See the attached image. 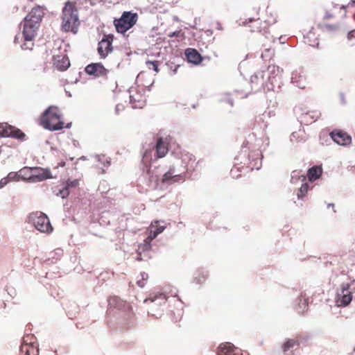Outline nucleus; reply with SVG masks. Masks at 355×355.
Here are the masks:
<instances>
[{
  "label": "nucleus",
  "instance_id": "1",
  "mask_svg": "<svg viewBox=\"0 0 355 355\" xmlns=\"http://www.w3.org/2000/svg\"><path fill=\"white\" fill-rule=\"evenodd\" d=\"M79 24L76 2L66 1L62 7V11H61V31L76 34L78 32Z\"/></svg>",
  "mask_w": 355,
  "mask_h": 355
},
{
  "label": "nucleus",
  "instance_id": "2",
  "mask_svg": "<svg viewBox=\"0 0 355 355\" xmlns=\"http://www.w3.org/2000/svg\"><path fill=\"white\" fill-rule=\"evenodd\" d=\"M44 15L43 9L40 6L31 9L29 14L26 15L23 21V37H25L26 40L31 41L35 39V33L40 27V23Z\"/></svg>",
  "mask_w": 355,
  "mask_h": 355
},
{
  "label": "nucleus",
  "instance_id": "3",
  "mask_svg": "<svg viewBox=\"0 0 355 355\" xmlns=\"http://www.w3.org/2000/svg\"><path fill=\"white\" fill-rule=\"evenodd\" d=\"M64 123L61 121V114L55 106H51L40 117V125L46 130L57 131L62 130Z\"/></svg>",
  "mask_w": 355,
  "mask_h": 355
},
{
  "label": "nucleus",
  "instance_id": "4",
  "mask_svg": "<svg viewBox=\"0 0 355 355\" xmlns=\"http://www.w3.org/2000/svg\"><path fill=\"white\" fill-rule=\"evenodd\" d=\"M137 15L130 12H123L119 19L114 20L116 32L123 34L137 23Z\"/></svg>",
  "mask_w": 355,
  "mask_h": 355
},
{
  "label": "nucleus",
  "instance_id": "5",
  "mask_svg": "<svg viewBox=\"0 0 355 355\" xmlns=\"http://www.w3.org/2000/svg\"><path fill=\"white\" fill-rule=\"evenodd\" d=\"M31 223L34 225L35 229L40 232L49 234L53 231V227L50 225L49 219L42 212H35L29 216Z\"/></svg>",
  "mask_w": 355,
  "mask_h": 355
},
{
  "label": "nucleus",
  "instance_id": "6",
  "mask_svg": "<svg viewBox=\"0 0 355 355\" xmlns=\"http://www.w3.org/2000/svg\"><path fill=\"white\" fill-rule=\"evenodd\" d=\"M33 336H26L23 338V343L21 345V353L23 355H38V345L35 341Z\"/></svg>",
  "mask_w": 355,
  "mask_h": 355
},
{
  "label": "nucleus",
  "instance_id": "7",
  "mask_svg": "<svg viewBox=\"0 0 355 355\" xmlns=\"http://www.w3.org/2000/svg\"><path fill=\"white\" fill-rule=\"evenodd\" d=\"M85 73L96 78L106 79L109 70L106 69L101 63H91L85 67Z\"/></svg>",
  "mask_w": 355,
  "mask_h": 355
},
{
  "label": "nucleus",
  "instance_id": "8",
  "mask_svg": "<svg viewBox=\"0 0 355 355\" xmlns=\"http://www.w3.org/2000/svg\"><path fill=\"white\" fill-rule=\"evenodd\" d=\"M25 135L21 130L6 123H0V137H12L17 139H23Z\"/></svg>",
  "mask_w": 355,
  "mask_h": 355
},
{
  "label": "nucleus",
  "instance_id": "9",
  "mask_svg": "<svg viewBox=\"0 0 355 355\" xmlns=\"http://www.w3.org/2000/svg\"><path fill=\"white\" fill-rule=\"evenodd\" d=\"M170 137H158L155 145V160L164 157L168 153Z\"/></svg>",
  "mask_w": 355,
  "mask_h": 355
},
{
  "label": "nucleus",
  "instance_id": "10",
  "mask_svg": "<svg viewBox=\"0 0 355 355\" xmlns=\"http://www.w3.org/2000/svg\"><path fill=\"white\" fill-rule=\"evenodd\" d=\"M112 35H105L102 38L101 41L98 42V46H97V53L100 55L101 58H105L106 56L110 53L112 51V47L111 46V43H112Z\"/></svg>",
  "mask_w": 355,
  "mask_h": 355
},
{
  "label": "nucleus",
  "instance_id": "11",
  "mask_svg": "<svg viewBox=\"0 0 355 355\" xmlns=\"http://www.w3.org/2000/svg\"><path fill=\"white\" fill-rule=\"evenodd\" d=\"M352 300L351 295V291H349V286H343L340 288V291L337 293V297H336V303L338 306H347Z\"/></svg>",
  "mask_w": 355,
  "mask_h": 355
},
{
  "label": "nucleus",
  "instance_id": "12",
  "mask_svg": "<svg viewBox=\"0 0 355 355\" xmlns=\"http://www.w3.org/2000/svg\"><path fill=\"white\" fill-rule=\"evenodd\" d=\"M330 137L336 144L341 146H347L351 144V137L342 130H334L330 132Z\"/></svg>",
  "mask_w": 355,
  "mask_h": 355
},
{
  "label": "nucleus",
  "instance_id": "13",
  "mask_svg": "<svg viewBox=\"0 0 355 355\" xmlns=\"http://www.w3.org/2000/svg\"><path fill=\"white\" fill-rule=\"evenodd\" d=\"M33 178H31V182H36L40 181H44L45 180L51 179L53 178L51 173H50L49 169H44L40 167L33 168V172H31Z\"/></svg>",
  "mask_w": 355,
  "mask_h": 355
},
{
  "label": "nucleus",
  "instance_id": "14",
  "mask_svg": "<svg viewBox=\"0 0 355 355\" xmlns=\"http://www.w3.org/2000/svg\"><path fill=\"white\" fill-rule=\"evenodd\" d=\"M128 94H130V103H131L132 107L141 109L144 106V103H145L144 96L137 92L135 88L130 89Z\"/></svg>",
  "mask_w": 355,
  "mask_h": 355
},
{
  "label": "nucleus",
  "instance_id": "15",
  "mask_svg": "<svg viewBox=\"0 0 355 355\" xmlns=\"http://www.w3.org/2000/svg\"><path fill=\"white\" fill-rule=\"evenodd\" d=\"M158 223L157 220H155L150 224V227L148 228V236L146 239V243H150L164 230V226L159 225Z\"/></svg>",
  "mask_w": 355,
  "mask_h": 355
},
{
  "label": "nucleus",
  "instance_id": "16",
  "mask_svg": "<svg viewBox=\"0 0 355 355\" xmlns=\"http://www.w3.org/2000/svg\"><path fill=\"white\" fill-rule=\"evenodd\" d=\"M217 355H242V352L238 348L230 343H223L217 349Z\"/></svg>",
  "mask_w": 355,
  "mask_h": 355
},
{
  "label": "nucleus",
  "instance_id": "17",
  "mask_svg": "<svg viewBox=\"0 0 355 355\" xmlns=\"http://www.w3.org/2000/svg\"><path fill=\"white\" fill-rule=\"evenodd\" d=\"M320 116H321V113L319 111L316 110H309L300 116V122L309 125L317 121Z\"/></svg>",
  "mask_w": 355,
  "mask_h": 355
},
{
  "label": "nucleus",
  "instance_id": "18",
  "mask_svg": "<svg viewBox=\"0 0 355 355\" xmlns=\"http://www.w3.org/2000/svg\"><path fill=\"white\" fill-rule=\"evenodd\" d=\"M248 159L251 160L247 168L250 170H259L261 166V153L259 150H253L248 155Z\"/></svg>",
  "mask_w": 355,
  "mask_h": 355
},
{
  "label": "nucleus",
  "instance_id": "19",
  "mask_svg": "<svg viewBox=\"0 0 355 355\" xmlns=\"http://www.w3.org/2000/svg\"><path fill=\"white\" fill-rule=\"evenodd\" d=\"M300 336H297L293 338L286 339V340L283 342L282 346H281V348H282L283 353L291 352L292 349H297L300 346Z\"/></svg>",
  "mask_w": 355,
  "mask_h": 355
},
{
  "label": "nucleus",
  "instance_id": "20",
  "mask_svg": "<svg viewBox=\"0 0 355 355\" xmlns=\"http://www.w3.org/2000/svg\"><path fill=\"white\" fill-rule=\"evenodd\" d=\"M53 61H54L53 65H54V67L59 71H66L69 67V60L66 55H57L53 58Z\"/></svg>",
  "mask_w": 355,
  "mask_h": 355
},
{
  "label": "nucleus",
  "instance_id": "21",
  "mask_svg": "<svg viewBox=\"0 0 355 355\" xmlns=\"http://www.w3.org/2000/svg\"><path fill=\"white\" fill-rule=\"evenodd\" d=\"M185 55L186 59H187V61H189V62L195 64L200 63L201 61L202 60V58H201V55L198 52V51L192 48H189L186 49Z\"/></svg>",
  "mask_w": 355,
  "mask_h": 355
},
{
  "label": "nucleus",
  "instance_id": "22",
  "mask_svg": "<svg viewBox=\"0 0 355 355\" xmlns=\"http://www.w3.org/2000/svg\"><path fill=\"white\" fill-rule=\"evenodd\" d=\"M182 180H183V176L181 175H175L173 168H171V169L162 176V183L164 184L175 183Z\"/></svg>",
  "mask_w": 355,
  "mask_h": 355
},
{
  "label": "nucleus",
  "instance_id": "23",
  "mask_svg": "<svg viewBox=\"0 0 355 355\" xmlns=\"http://www.w3.org/2000/svg\"><path fill=\"white\" fill-rule=\"evenodd\" d=\"M321 173H322L321 167L314 166L309 168V171H307V178H309V182H314L321 176Z\"/></svg>",
  "mask_w": 355,
  "mask_h": 355
},
{
  "label": "nucleus",
  "instance_id": "24",
  "mask_svg": "<svg viewBox=\"0 0 355 355\" xmlns=\"http://www.w3.org/2000/svg\"><path fill=\"white\" fill-rule=\"evenodd\" d=\"M300 302L297 305V311L300 313H303L308 307V298L305 297L304 293L300 294Z\"/></svg>",
  "mask_w": 355,
  "mask_h": 355
},
{
  "label": "nucleus",
  "instance_id": "25",
  "mask_svg": "<svg viewBox=\"0 0 355 355\" xmlns=\"http://www.w3.org/2000/svg\"><path fill=\"white\" fill-rule=\"evenodd\" d=\"M32 168L31 167H24L22 169L19 170L18 172V175L21 176L22 180H27L28 181H31L32 178Z\"/></svg>",
  "mask_w": 355,
  "mask_h": 355
},
{
  "label": "nucleus",
  "instance_id": "26",
  "mask_svg": "<svg viewBox=\"0 0 355 355\" xmlns=\"http://www.w3.org/2000/svg\"><path fill=\"white\" fill-rule=\"evenodd\" d=\"M242 169V167H239V166L235 165L232 168V170H230V176H232V178L233 179H238L242 175H241V170Z\"/></svg>",
  "mask_w": 355,
  "mask_h": 355
},
{
  "label": "nucleus",
  "instance_id": "27",
  "mask_svg": "<svg viewBox=\"0 0 355 355\" xmlns=\"http://www.w3.org/2000/svg\"><path fill=\"white\" fill-rule=\"evenodd\" d=\"M306 192H308V184L304 183L302 185H301V187H300L299 191H297V198L301 199L302 198L304 197L305 194H306Z\"/></svg>",
  "mask_w": 355,
  "mask_h": 355
},
{
  "label": "nucleus",
  "instance_id": "28",
  "mask_svg": "<svg viewBox=\"0 0 355 355\" xmlns=\"http://www.w3.org/2000/svg\"><path fill=\"white\" fill-rule=\"evenodd\" d=\"M148 277L147 276V274L146 272L141 273V279L137 280V286L143 288L144 286H145V283H146Z\"/></svg>",
  "mask_w": 355,
  "mask_h": 355
},
{
  "label": "nucleus",
  "instance_id": "29",
  "mask_svg": "<svg viewBox=\"0 0 355 355\" xmlns=\"http://www.w3.org/2000/svg\"><path fill=\"white\" fill-rule=\"evenodd\" d=\"M146 66H148V69L158 73V61H146Z\"/></svg>",
  "mask_w": 355,
  "mask_h": 355
},
{
  "label": "nucleus",
  "instance_id": "30",
  "mask_svg": "<svg viewBox=\"0 0 355 355\" xmlns=\"http://www.w3.org/2000/svg\"><path fill=\"white\" fill-rule=\"evenodd\" d=\"M182 160H184V162H187V165H191L192 164L194 163L195 159L193 155L186 153L185 155H184V156H182Z\"/></svg>",
  "mask_w": 355,
  "mask_h": 355
},
{
  "label": "nucleus",
  "instance_id": "31",
  "mask_svg": "<svg viewBox=\"0 0 355 355\" xmlns=\"http://www.w3.org/2000/svg\"><path fill=\"white\" fill-rule=\"evenodd\" d=\"M68 195H69V191H68V188L67 187H62L58 190L57 196L62 198H65Z\"/></svg>",
  "mask_w": 355,
  "mask_h": 355
},
{
  "label": "nucleus",
  "instance_id": "32",
  "mask_svg": "<svg viewBox=\"0 0 355 355\" xmlns=\"http://www.w3.org/2000/svg\"><path fill=\"white\" fill-rule=\"evenodd\" d=\"M252 22L254 23V29L251 28L252 26L250 25H248V28H251V29H250V31H251L252 32H254V31L259 32L260 31V23H261V21H260V19H255L253 21L250 20V23H252Z\"/></svg>",
  "mask_w": 355,
  "mask_h": 355
},
{
  "label": "nucleus",
  "instance_id": "33",
  "mask_svg": "<svg viewBox=\"0 0 355 355\" xmlns=\"http://www.w3.org/2000/svg\"><path fill=\"white\" fill-rule=\"evenodd\" d=\"M4 178H8V180L12 181H18L19 179H21V178H20V175H19L18 173L16 172L8 173V176H6Z\"/></svg>",
  "mask_w": 355,
  "mask_h": 355
},
{
  "label": "nucleus",
  "instance_id": "34",
  "mask_svg": "<svg viewBox=\"0 0 355 355\" xmlns=\"http://www.w3.org/2000/svg\"><path fill=\"white\" fill-rule=\"evenodd\" d=\"M24 41H26V42L23 43L22 49L24 50H31L32 49V46H33V43L32 42L33 40H28L26 38H24Z\"/></svg>",
  "mask_w": 355,
  "mask_h": 355
},
{
  "label": "nucleus",
  "instance_id": "35",
  "mask_svg": "<svg viewBox=\"0 0 355 355\" xmlns=\"http://www.w3.org/2000/svg\"><path fill=\"white\" fill-rule=\"evenodd\" d=\"M143 159H144V161L146 162H149L150 161V150H146V153H144V155H143Z\"/></svg>",
  "mask_w": 355,
  "mask_h": 355
},
{
  "label": "nucleus",
  "instance_id": "36",
  "mask_svg": "<svg viewBox=\"0 0 355 355\" xmlns=\"http://www.w3.org/2000/svg\"><path fill=\"white\" fill-rule=\"evenodd\" d=\"M10 181L13 180H9L7 178H1V180H0V189L3 188Z\"/></svg>",
  "mask_w": 355,
  "mask_h": 355
},
{
  "label": "nucleus",
  "instance_id": "37",
  "mask_svg": "<svg viewBox=\"0 0 355 355\" xmlns=\"http://www.w3.org/2000/svg\"><path fill=\"white\" fill-rule=\"evenodd\" d=\"M78 185V181L77 180H74V181H69L67 182V185L65 186V187H75Z\"/></svg>",
  "mask_w": 355,
  "mask_h": 355
},
{
  "label": "nucleus",
  "instance_id": "38",
  "mask_svg": "<svg viewBox=\"0 0 355 355\" xmlns=\"http://www.w3.org/2000/svg\"><path fill=\"white\" fill-rule=\"evenodd\" d=\"M355 39V30L349 31L348 33V40Z\"/></svg>",
  "mask_w": 355,
  "mask_h": 355
},
{
  "label": "nucleus",
  "instance_id": "39",
  "mask_svg": "<svg viewBox=\"0 0 355 355\" xmlns=\"http://www.w3.org/2000/svg\"><path fill=\"white\" fill-rule=\"evenodd\" d=\"M180 67V65L174 66V68H172V74H175L177 69Z\"/></svg>",
  "mask_w": 355,
  "mask_h": 355
},
{
  "label": "nucleus",
  "instance_id": "40",
  "mask_svg": "<svg viewBox=\"0 0 355 355\" xmlns=\"http://www.w3.org/2000/svg\"><path fill=\"white\" fill-rule=\"evenodd\" d=\"M123 109V106L121 105H118L116 107H115V112H118L120 110Z\"/></svg>",
  "mask_w": 355,
  "mask_h": 355
},
{
  "label": "nucleus",
  "instance_id": "41",
  "mask_svg": "<svg viewBox=\"0 0 355 355\" xmlns=\"http://www.w3.org/2000/svg\"><path fill=\"white\" fill-rule=\"evenodd\" d=\"M326 27H327V28H329L330 31H334L336 29V26L334 25H327Z\"/></svg>",
  "mask_w": 355,
  "mask_h": 355
},
{
  "label": "nucleus",
  "instance_id": "42",
  "mask_svg": "<svg viewBox=\"0 0 355 355\" xmlns=\"http://www.w3.org/2000/svg\"><path fill=\"white\" fill-rule=\"evenodd\" d=\"M148 301H150L151 302H154L155 301V299L153 298H148V299H146V302H148Z\"/></svg>",
  "mask_w": 355,
  "mask_h": 355
},
{
  "label": "nucleus",
  "instance_id": "43",
  "mask_svg": "<svg viewBox=\"0 0 355 355\" xmlns=\"http://www.w3.org/2000/svg\"><path fill=\"white\" fill-rule=\"evenodd\" d=\"M159 296H161V297H164V299L165 300V296H164V295H163V294H159Z\"/></svg>",
  "mask_w": 355,
  "mask_h": 355
},
{
  "label": "nucleus",
  "instance_id": "44",
  "mask_svg": "<svg viewBox=\"0 0 355 355\" xmlns=\"http://www.w3.org/2000/svg\"><path fill=\"white\" fill-rule=\"evenodd\" d=\"M304 179H305L304 176H302V181H304Z\"/></svg>",
  "mask_w": 355,
  "mask_h": 355
},
{
  "label": "nucleus",
  "instance_id": "45",
  "mask_svg": "<svg viewBox=\"0 0 355 355\" xmlns=\"http://www.w3.org/2000/svg\"><path fill=\"white\" fill-rule=\"evenodd\" d=\"M29 1H33V0H29Z\"/></svg>",
  "mask_w": 355,
  "mask_h": 355
}]
</instances>
